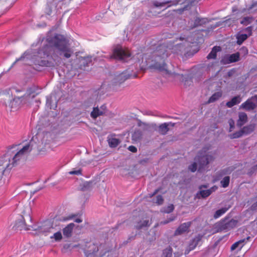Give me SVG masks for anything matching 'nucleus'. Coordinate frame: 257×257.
<instances>
[{"label": "nucleus", "instance_id": "1", "mask_svg": "<svg viewBox=\"0 0 257 257\" xmlns=\"http://www.w3.org/2000/svg\"><path fill=\"white\" fill-rule=\"evenodd\" d=\"M174 42L169 41L166 43L159 45L154 52L155 62L152 67L159 71L166 70L167 65L165 60L171 54H178L185 49V46L182 44L174 45Z\"/></svg>", "mask_w": 257, "mask_h": 257}, {"label": "nucleus", "instance_id": "2", "mask_svg": "<svg viewBox=\"0 0 257 257\" xmlns=\"http://www.w3.org/2000/svg\"><path fill=\"white\" fill-rule=\"evenodd\" d=\"M33 149L32 141L24 145H13L8 148V151L4 156H9V164L12 168L24 163Z\"/></svg>", "mask_w": 257, "mask_h": 257}, {"label": "nucleus", "instance_id": "3", "mask_svg": "<svg viewBox=\"0 0 257 257\" xmlns=\"http://www.w3.org/2000/svg\"><path fill=\"white\" fill-rule=\"evenodd\" d=\"M48 42L55 48L56 53L60 57L69 59L73 54L68 41L61 35H55L53 37L48 39Z\"/></svg>", "mask_w": 257, "mask_h": 257}, {"label": "nucleus", "instance_id": "4", "mask_svg": "<svg viewBox=\"0 0 257 257\" xmlns=\"http://www.w3.org/2000/svg\"><path fill=\"white\" fill-rule=\"evenodd\" d=\"M214 157L210 154H205V152H200L197 156L195 158V162H194L188 167V170L192 172H195L197 170V163L198 165V171L203 172L207 170L208 167L207 165L213 162L214 160Z\"/></svg>", "mask_w": 257, "mask_h": 257}, {"label": "nucleus", "instance_id": "5", "mask_svg": "<svg viewBox=\"0 0 257 257\" xmlns=\"http://www.w3.org/2000/svg\"><path fill=\"white\" fill-rule=\"evenodd\" d=\"M31 209L29 205L24 207L22 211V215L16 220L13 228L15 230H28L30 229V225L27 224L26 221H31Z\"/></svg>", "mask_w": 257, "mask_h": 257}, {"label": "nucleus", "instance_id": "6", "mask_svg": "<svg viewBox=\"0 0 257 257\" xmlns=\"http://www.w3.org/2000/svg\"><path fill=\"white\" fill-rule=\"evenodd\" d=\"M9 159L8 155L0 157V186L5 183V173L12 169Z\"/></svg>", "mask_w": 257, "mask_h": 257}, {"label": "nucleus", "instance_id": "7", "mask_svg": "<svg viewBox=\"0 0 257 257\" xmlns=\"http://www.w3.org/2000/svg\"><path fill=\"white\" fill-rule=\"evenodd\" d=\"M131 56L130 51L121 47L116 48L113 50L111 57L117 60H125Z\"/></svg>", "mask_w": 257, "mask_h": 257}, {"label": "nucleus", "instance_id": "8", "mask_svg": "<svg viewBox=\"0 0 257 257\" xmlns=\"http://www.w3.org/2000/svg\"><path fill=\"white\" fill-rule=\"evenodd\" d=\"M257 106V95L252 96L247 99L245 102L242 103L240 108L246 111H250L255 109Z\"/></svg>", "mask_w": 257, "mask_h": 257}, {"label": "nucleus", "instance_id": "9", "mask_svg": "<svg viewBox=\"0 0 257 257\" xmlns=\"http://www.w3.org/2000/svg\"><path fill=\"white\" fill-rule=\"evenodd\" d=\"M172 127L174 126L175 123L171 122H164L160 124L157 129V132L162 135H165L169 131V126Z\"/></svg>", "mask_w": 257, "mask_h": 257}, {"label": "nucleus", "instance_id": "10", "mask_svg": "<svg viewBox=\"0 0 257 257\" xmlns=\"http://www.w3.org/2000/svg\"><path fill=\"white\" fill-rule=\"evenodd\" d=\"M137 77V74H130L126 71L123 72L121 73V74H119L117 76L116 81H117V83L121 84V83H123L124 81L127 80V79L134 78H136Z\"/></svg>", "mask_w": 257, "mask_h": 257}, {"label": "nucleus", "instance_id": "11", "mask_svg": "<svg viewBox=\"0 0 257 257\" xmlns=\"http://www.w3.org/2000/svg\"><path fill=\"white\" fill-rule=\"evenodd\" d=\"M53 229L52 225L49 223H45L42 224L40 226H38L34 230L37 231L39 233H46L51 231Z\"/></svg>", "mask_w": 257, "mask_h": 257}, {"label": "nucleus", "instance_id": "12", "mask_svg": "<svg viewBox=\"0 0 257 257\" xmlns=\"http://www.w3.org/2000/svg\"><path fill=\"white\" fill-rule=\"evenodd\" d=\"M191 224V222L190 221L181 224L175 230L174 235H179L186 232L189 228Z\"/></svg>", "mask_w": 257, "mask_h": 257}, {"label": "nucleus", "instance_id": "13", "mask_svg": "<svg viewBox=\"0 0 257 257\" xmlns=\"http://www.w3.org/2000/svg\"><path fill=\"white\" fill-rule=\"evenodd\" d=\"M247 115L244 112H239L238 113V119L237 120L236 125L240 127L243 125L247 121Z\"/></svg>", "mask_w": 257, "mask_h": 257}, {"label": "nucleus", "instance_id": "14", "mask_svg": "<svg viewBox=\"0 0 257 257\" xmlns=\"http://www.w3.org/2000/svg\"><path fill=\"white\" fill-rule=\"evenodd\" d=\"M51 47L48 45H45L42 49L38 52L39 56L41 58H45L49 56L50 54Z\"/></svg>", "mask_w": 257, "mask_h": 257}, {"label": "nucleus", "instance_id": "15", "mask_svg": "<svg viewBox=\"0 0 257 257\" xmlns=\"http://www.w3.org/2000/svg\"><path fill=\"white\" fill-rule=\"evenodd\" d=\"M239 54L238 53H236L230 55L227 58H224L222 59V61H224V63H230L232 62H235L239 60Z\"/></svg>", "mask_w": 257, "mask_h": 257}, {"label": "nucleus", "instance_id": "16", "mask_svg": "<svg viewBox=\"0 0 257 257\" xmlns=\"http://www.w3.org/2000/svg\"><path fill=\"white\" fill-rule=\"evenodd\" d=\"M80 68L84 69L91 62V57L86 56L79 58Z\"/></svg>", "mask_w": 257, "mask_h": 257}, {"label": "nucleus", "instance_id": "17", "mask_svg": "<svg viewBox=\"0 0 257 257\" xmlns=\"http://www.w3.org/2000/svg\"><path fill=\"white\" fill-rule=\"evenodd\" d=\"M74 227V224L73 223H71L68 224L65 228L63 229V233L65 237H69L72 235V232Z\"/></svg>", "mask_w": 257, "mask_h": 257}, {"label": "nucleus", "instance_id": "18", "mask_svg": "<svg viewBox=\"0 0 257 257\" xmlns=\"http://www.w3.org/2000/svg\"><path fill=\"white\" fill-rule=\"evenodd\" d=\"M241 101V98L240 95H237L233 97L230 101H228L226 105L229 107H232L235 105L239 104Z\"/></svg>", "mask_w": 257, "mask_h": 257}, {"label": "nucleus", "instance_id": "19", "mask_svg": "<svg viewBox=\"0 0 257 257\" xmlns=\"http://www.w3.org/2000/svg\"><path fill=\"white\" fill-rule=\"evenodd\" d=\"M250 237L247 236L246 238L240 239L235 242H234L231 246L230 249L231 250H234L237 247H238L240 245V248H241L244 245V243L246 242L249 239Z\"/></svg>", "mask_w": 257, "mask_h": 257}, {"label": "nucleus", "instance_id": "20", "mask_svg": "<svg viewBox=\"0 0 257 257\" xmlns=\"http://www.w3.org/2000/svg\"><path fill=\"white\" fill-rule=\"evenodd\" d=\"M37 90V88L35 86L30 87L27 90L26 93L24 96L26 97H29L33 98L38 94L36 92Z\"/></svg>", "mask_w": 257, "mask_h": 257}, {"label": "nucleus", "instance_id": "21", "mask_svg": "<svg viewBox=\"0 0 257 257\" xmlns=\"http://www.w3.org/2000/svg\"><path fill=\"white\" fill-rule=\"evenodd\" d=\"M217 189V187L215 186L211 187L209 189L207 190H201L199 193L203 198L208 197L213 192L215 191Z\"/></svg>", "mask_w": 257, "mask_h": 257}, {"label": "nucleus", "instance_id": "22", "mask_svg": "<svg viewBox=\"0 0 257 257\" xmlns=\"http://www.w3.org/2000/svg\"><path fill=\"white\" fill-rule=\"evenodd\" d=\"M222 95V92L221 90H219L213 94L207 101L208 103H213L218 100Z\"/></svg>", "mask_w": 257, "mask_h": 257}, {"label": "nucleus", "instance_id": "23", "mask_svg": "<svg viewBox=\"0 0 257 257\" xmlns=\"http://www.w3.org/2000/svg\"><path fill=\"white\" fill-rule=\"evenodd\" d=\"M221 50L219 46H214L212 49V50L207 55V58L208 59H215L217 56V53Z\"/></svg>", "mask_w": 257, "mask_h": 257}, {"label": "nucleus", "instance_id": "24", "mask_svg": "<svg viewBox=\"0 0 257 257\" xmlns=\"http://www.w3.org/2000/svg\"><path fill=\"white\" fill-rule=\"evenodd\" d=\"M255 128V124H250L246 126L243 127L241 128L242 132L243 133V135H247L251 133Z\"/></svg>", "mask_w": 257, "mask_h": 257}, {"label": "nucleus", "instance_id": "25", "mask_svg": "<svg viewBox=\"0 0 257 257\" xmlns=\"http://www.w3.org/2000/svg\"><path fill=\"white\" fill-rule=\"evenodd\" d=\"M142 137V132L139 130L134 131L132 135V140L134 142H139Z\"/></svg>", "mask_w": 257, "mask_h": 257}, {"label": "nucleus", "instance_id": "26", "mask_svg": "<svg viewBox=\"0 0 257 257\" xmlns=\"http://www.w3.org/2000/svg\"><path fill=\"white\" fill-rule=\"evenodd\" d=\"M36 64H38L41 66H45V67H53L55 66V64L52 61H49L45 60H41V61H38L37 63Z\"/></svg>", "mask_w": 257, "mask_h": 257}, {"label": "nucleus", "instance_id": "27", "mask_svg": "<svg viewBox=\"0 0 257 257\" xmlns=\"http://www.w3.org/2000/svg\"><path fill=\"white\" fill-rule=\"evenodd\" d=\"M102 115H103L102 112L100 111L98 107H94L90 113L91 117L93 119H96L98 116Z\"/></svg>", "mask_w": 257, "mask_h": 257}, {"label": "nucleus", "instance_id": "28", "mask_svg": "<svg viewBox=\"0 0 257 257\" xmlns=\"http://www.w3.org/2000/svg\"><path fill=\"white\" fill-rule=\"evenodd\" d=\"M229 209V207H224L216 211L214 214V218L217 219L224 214Z\"/></svg>", "mask_w": 257, "mask_h": 257}, {"label": "nucleus", "instance_id": "29", "mask_svg": "<svg viewBox=\"0 0 257 257\" xmlns=\"http://www.w3.org/2000/svg\"><path fill=\"white\" fill-rule=\"evenodd\" d=\"M108 144L111 148H115L120 143L119 139L116 138H110L108 140Z\"/></svg>", "mask_w": 257, "mask_h": 257}, {"label": "nucleus", "instance_id": "30", "mask_svg": "<svg viewBox=\"0 0 257 257\" xmlns=\"http://www.w3.org/2000/svg\"><path fill=\"white\" fill-rule=\"evenodd\" d=\"M248 38V35L245 34H242L237 36L236 43L238 45H241L242 43L246 40Z\"/></svg>", "mask_w": 257, "mask_h": 257}, {"label": "nucleus", "instance_id": "31", "mask_svg": "<svg viewBox=\"0 0 257 257\" xmlns=\"http://www.w3.org/2000/svg\"><path fill=\"white\" fill-rule=\"evenodd\" d=\"M242 136H243V133L241 129L237 132H236L234 133L229 135L228 137L230 139H237V138H240Z\"/></svg>", "mask_w": 257, "mask_h": 257}, {"label": "nucleus", "instance_id": "32", "mask_svg": "<svg viewBox=\"0 0 257 257\" xmlns=\"http://www.w3.org/2000/svg\"><path fill=\"white\" fill-rule=\"evenodd\" d=\"M174 209V206L173 204H171L166 207H164L163 208H162V209H161V212L165 213H170L173 212Z\"/></svg>", "mask_w": 257, "mask_h": 257}, {"label": "nucleus", "instance_id": "33", "mask_svg": "<svg viewBox=\"0 0 257 257\" xmlns=\"http://www.w3.org/2000/svg\"><path fill=\"white\" fill-rule=\"evenodd\" d=\"M206 22V19L204 18H197L195 20L194 27L201 26Z\"/></svg>", "mask_w": 257, "mask_h": 257}, {"label": "nucleus", "instance_id": "34", "mask_svg": "<svg viewBox=\"0 0 257 257\" xmlns=\"http://www.w3.org/2000/svg\"><path fill=\"white\" fill-rule=\"evenodd\" d=\"M172 248L170 246H169L163 250V256L164 257H172Z\"/></svg>", "mask_w": 257, "mask_h": 257}, {"label": "nucleus", "instance_id": "35", "mask_svg": "<svg viewBox=\"0 0 257 257\" xmlns=\"http://www.w3.org/2000/svg\"><path fill=\"white\" fill-rule=\"evenodd\" d=\"M252 21L253 18L252 17H245L240 21V24L246 26L251 23Z\"/></svg>", "mask_w": 257, "mask_h": 257}, {"label": "nucleus", "instance_id": "36", "mask_svg": "<svg viewBox=\"0 0 257 257\" xmlns=\"http://www.w3.org/2000/svg\"><path fill=\"white\" fill-rule=\"evenodd\" d=\"M229 182H230V177L229 176H225L220 181V184L222 187L226 188L229 185Z\"/></svg>", "mask_w": 257, "mask_h": 257}, {"label": "nucleus", "instance_id": "37", "mask_svg": "<svg viewBox=\"0 0 257 257\" xmlns=\"http://www.w3.org/2000/svg\"><path fill=\"white\" fill-rule=\"evenodd\" d=\"M237 224V221L234 219H231L226 224V227L233 228L236 226Z\"/></svg>", "mask_w": 257, "mask_h": 257}, {"label": "nucleus", "instance_id": "38", "mask_svg": "<svg viewBox=\"0 0 257 257\" xmlns=\"http://www.w3.org/2000/svg\"><path fill=\"white\" fill-rule=\"evenodd\" d=\"M51 238H54L56 241L60 240L62 238L61 232L60 231H58V232L55 233L53 234V236H51Z\"/></svg>", "mask_w": 257, "mask_h": 257}, {"label": "nucleus", "instance_id": "39", "mask_svg": "<svg viewBox=\"0 0 257 257\" xmlns=\"http://www.w3.org/2000/svg\"><path fill=\"white\" fill-rule=\"evenodd\" d=\"M149 225V220H144L142 223H138L136 225V228L140 229L143 227L148 226Z\"/></svg>", "mask_w": 257, "mask_h": 257}, {"label": "nucleus", "instance_id": "40", "mask_svg": "<svg viewBox=\"0 0 257 257\" xmlns=\"http://www.w3.org/2000/svg\"><path fill=\"white\" fill-rule=\"evenodd\" d=\"M169 3H170V2H169V1H166L164 2H162V3H160V2L156 1L153 3V5L156 7H162L165 6V5L168 4Z\"/></svg>", "mask_w": 257, "mask_h": 257}, {"label": "nucleus", "instance_id": "41", "mask_svg": "<svg viewBox=\"0 0 257 257\" xmlns=\"http://www.w3.org/2000/svg\"><path fill=\"white\" fill-rule=\"evenodd\" d=\"M164 202V199L162 195H159L156 196V200L155 202L158 205H161Z\"/></svg>", "mask_w": 257, "mask_h": 257}, {"label": "nucleus", "instance_id": "42", "mask_svg": "<svg viewBox=\"0 0 257 257\" xmlns=\"http://www.w3.org/2000/svg\"><path fill=\"white\" fill-rule=\"evenodd\" d=\"M228 123L229 125V132H231L235 127L234 121L232 119H229L228 120Z\"/></svg>", "mask_w": 257, "mask_h": 257}, {"label": "nucleus", "instance_id": "43", "mask_svg": "<svg viewBox=\"0 0 257 257\" xmlns=\"http://www.w3.org/2000/svg\"><path fill=\"white\" fill-rule=\"evenodd\" d=\"M68 173L70 175H82V170L80 169L77 170L71 171Z\"/></svg>", "mask_w": 257, "mask_h": 257}, {"label": "nucleus", "instance_id": "44", "mask_svg": "<svg viewBox=\"0 0 257 257\" xmlns=\"http://www.w3.org/2000/svg\"><path fill=\"white\" fill-rule=\"evenodd\" d=\"M252 27L251 26H249L247 27L245 29V31L248 33V37L252 35Z\"/></svg>", "mask_w": 257, "mask_h": 257}, {"label": "nucleus", "instance_id": "45", "mask_svg": "<svg viewBox=\"0 0 257 257\" xmlns=\"http://www.w3.org/2000/svg\"><path fill=\"white\" fill-rule=\"evenodd\" d=\"M128 150L133 153H136L137 152V148L134 146H129Z\"/></svg>", "mask_w": 257, "mask_h": 257}, {"label": "nucleus", "instance_id": "46", "mask_svg": "<svg viewBox=\"0 0 257 257\" xmlns=\"http://www.w3.org/2000/svg\"><path fill=\"white\" fill-rule=\"evenodd\" d=\"M101 111L102 112V114H104L106 111V106L105 104H103V105H102L100 107V109Z\"/></svg>", "mask_w": 257, "mask_h": 257}, {"label": "nucleus", "instance_id": "47", "mask_svg": "<svg viewBox=\"0 0 257 257\" xmlns=\"http://www.w3.org/2000/svg\"><path fill=\"white\" fill-rule=\"evenodd\" d=\"M138 125L139 126H141L142 125L147 126L149 125V124L146 122H142L141 120H139L138 121Z\"/></svg>", "mask_w": 257, "mask_h": 257}, {"label": "nucleus", "instance_id": "48", "mask_svg": "<svg viewBox=\"0 0 257 257\" xmlns=\"http://www.w3.org/2000/svg\"><path fill=\"white\" fill-rule=\"evenodd\" d=\"M161 190V188H158L156 189L154 192L152 194H149L150 197H152L155 196L156 194H157Z\"/></svg>", "mask_w": 257, "mask_h": 257}, {"label": "nucleus", "instance_id": "49", "mask_svg": "<svg viewBox=\"0 0 257 257\" xmlns=\"http://www.w3.org/2000/svg\"><path fill=\"white\" fill-rule=\"evenodd\" d=\"M174 219H175V217L170 218L169 220H166L164 221L161 222V223H162L163 224H166L172 221H173Z\"/></svg>", "mask_w": 257, "mask_h": 257}, {"label": "nucleus", "instance_id": "50", "mask_svg": "<svg viewBox=\"0 0 257 257\" xmlns=\"http://www.w3.org/2000/svg\"><path fill=\"white\" fill-rule=\"evenodd\" d=\"M76 216H77V214H72L70 215L69 216H68L66 218V220H70V219H72V218H74V217H76Z\"/></svg>", "mask_w": 257, "mask_h": 257}, {"label": "nucleus", "instance_id": "51", "mask_svg": "<svg viewBox=\"0 0 257 257\" xmlns=\"http://www.w3.org/2000/svg\"><path fill=\"white\" fill-rule=\"evenodd\" d=\"M74 221L76 223H80L82 222V219L80 218H77L74 220Z\"/></svg>", "mask_w": 257, "mask_h": 257}, {"label": "nucleus", "instance_id": "52", "mask_svg": "<svg viewBox=\"0 0 257 257\" xmlns=\"http://www.w3.org/2000/svg\"><path fill=\"white\" fill-rule=\"evenodd\" d=\"M15 101H16V98H14V99H13V100L12 101H11L12 107H13V103H14V102H15Z\"/></svg>", "mask_w": 257, "mask_h": 257}, {"label": "nucleus", "instance_id": "53", "mask_svg": "<svg viewBox=\"0 0 257 257\" xmlns=\"http://www.w3.org/2000/svg\"><path fill=\"white\" fill-rule=\"evenodd\" d=\"M42 188H40L37 190H34L33 192H32L33 194H34L35 193H36V192H37L38 191L40 190V189H41Z\"/></svg>", "mask_w": 257, "mask_h": 257}, {"label": "nucleus", "instance_id": "54", "mask_svg": "<svg viewBox=\"0 0 257 257\" xmlns=\"http://www.w3.org/2000/svg\"><path fill=\"white\" fill-rule=\"evenodd\" d=\"M202 187H204V188H207V185H203V186H201L199 187V189H201Z\"/></svg>", "mask_w": 257, "mask_h": 257}, {"label": "nucleus", "instance_id": "55", "mask_svg": "<svg viewBox=\"0 0 257 257\" xmlns=\"http://www.w3.org/2000/svg\"><path fill=\"white\" fill-rule=\"evenodd\" d=\"M188 80H186V81H185V83H184V85H187L186 82H188Z\"/></svg>", "mask_w": 257, "mask_h": 257}, {"label": "nucleus", "instance_id": "56", "mask_svg": "<svg viewBox=\"0 0 257 257\" xmlns=\"http://www.w3.org/2000/svg\"><path fill=\"white\" fill-rule=\"evenodd\" d=\"M20 59L16 60V61H15L14 64L16 63L18 61H19Z\"/></svg>", "mask_w": 257, "mask_h": 257}, {"label": "nucleus", "instance_id": "57", "mask_svg": "<svg viewBox=\"0 0 257 257\" xmlns=\"http://www.w3.org/2000/svg\"><path fill=\"white\" fill-rule=\"evenodd\" d=\"M179 39H180V40H183V39H184V38H182V37H180V38H179Z\"/></svg>", "mask_w": 257, "mask_h": 257}, {"label": "nucleus", "instance_id": "58", "mask_svg": "<svg viewBox=\"0 0 257 257\" xmlns=\"http://www.w3.org/2000/svg\"><path fill=\"white\" fill-rule=\"evenodd\" d=\"M254 167L255 168V169H257V165H255V166H254Z\"/></svg>", "mask_w": 257, "mask_h": 257}, {"label": "nucleus", "instance_id": "59", "mask_svg": "<svg viewBox=\"0 0 257 257\" xmlns=\"http://www.w3.org/2000/svg\"><path fill=\"white\" fill-rule=\"evenodd\" d=\"M189 81L190 82H191V80H190V79L189 80Z\"/></svg>", "mask_w": 257, "mask_h": 257}, {"label": "nucleus", "instance_id": "60", "mask_svg": "<svg viewBox=\"0 0 257 257\" xmlns=\"http://www.w3.org/2000/svg\"><path fill=\"white\" fill-rule=\"evenodd\" d=\"M188 253V251H187V252H185V254H187Z\"/></svg>", "mask_w": 257, "mask_h": 257}]
</instances>
